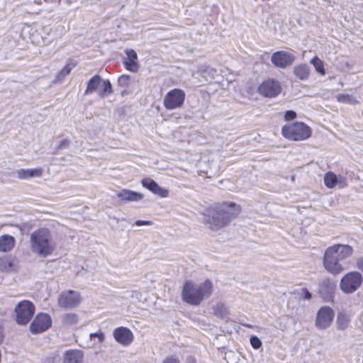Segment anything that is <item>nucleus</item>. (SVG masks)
<instances>
[{
	"instance_id": "obj_42",
	"label": "nucleus",
	"mask_w": 363,
	"mask_h": 363,
	"mask_svg": "<svg viewBox=\"0 0 363 363\" xmlns=\"http://www.w3.org/2000/svg\"><path fill=\"white\" fill-rule=\"evenodd\" d=\"M318 71H319V74L323 75V76L325 75V69L324 68L323 62L320 60H319V69H318Z\"/></svg>"
},
{
	"instance_id": "obj_3",
	"label": "nucleus",
	"mask_w": 363,
	"mask_h": 363,
	"mask_svg": "<svg viewBox=\"0 0 363 363\" xmlns=\"http://www.w3.org/2000/svg\"><path fill=\"white\" fill-rule=\"evenodd\" d=\"M211 292L212 283L209 280L200 284L186 281L182 288V297L186 303L198 306L204 298H208Z\"/></svg>"
},
{
	"instance_id": "obj_24",
	"label": "nucleus",
	"mask_w": 363,
	"mask_h": 363,
	"mask_svg": "<svg viewBox=\"0 0 363 363\" xmlns=\"http://www.w3.org/2000/svg\"><path fill=\"white\" fill-rule=\"evenodd\" d=\"M310 68L307 65H299L294 67V74L301 80L306 79L309 76Z\"/></svg>"
},
{
	"instance_id": "obj_16",
	"label": "nucleus",
	"mask_w": 363,
	"mask_h": 363,
	"mask_svg": "<svg viewBox=\"0 0 363 363\" xmlns=\"http://www.w3.org/2000/svg\"><path fill=\"white\" fill-rule=\"evenodd\" d=\"M141 184L143 187L148 189L154 194L158 195L161 198H167L169 196V190L160 186L155 180L150 177L143 179Z\"/></svg>"
},
{
	"instance_id": "obj_27",
	"label": "nucleus",
	"mask_w": 363,
	"mask_h": 363,
	"mask_svg": "<svg viewBox=\"0 0 363 363\" xmlns=\"http://www.w3.org/2000/svg\"><path fill=\"white\" fill-rule=\"evenodd\" d=\"M76 66L74 62H70L67 63L65 67L58 73L57 78L59 81H62L68 75L71 70Z\"/></svg>"
},
{
	"instance_id": "obj_8",
	"label": "nucleus",
	"mask_w": 363,
	"mask_h": 363,
	"mask_svg": "<svg viewBox=\"0 0 363 363\" xmlns=\"http://www.w3.org/2000/svg\"><path fill=\"white\" fill-rule=\"evenodd\" d=\"M340 261L338 257L334 253V250L328 247L325 252L323 259V264L325 270L333 275L340 274L345 269Z\"/></svg>"
},
{
	"instance_id": "obj_46",
	"label": "nucleus",
	"mask_w": 363,
	"mask_h": 363,
	"mask_svg": "<svg viewBox=\"0 0 363 363\" xmlns=\"http://www.w3.org/2000/svg\"><path fill=\"white\" fill-rule=\"evenodd\" d=\"M3 339H4L3 334H2V333L0 331V343H1V342H2Z\"/></svg>"
},
{
	"instance_id": "obj_1",
	"label": "nucleus",
	"mask_w": 363,
	"mask_h": 363,
	"mask_svg": "<svg viewBox=\"0 0 363 363\" xmlns=\"http://www.w3.org/2000/svg\"><path fill=\"white\" fill-rule=\"evenodd\" d=\"M240 212V207L234 202H223L209 207L203 213V223L213 230L227 225Z\"/></svg>"
},
{
	"instance_id": "obj_48",
	"label": "nucleus",
	"mask_w": 363,
	"mask_h": 363,
	"mask_svg": "<svg viewBox=\"0 0 363 363\" xmlns=\"http://www.w3.org/2000/svg\"><path fill=\"white\" fill-rule=\"evenodd\" d=\"M295 179V176L294 175H292L291 176V180L294 181Z\"/></svg>"
},
{
	"instance_id": "obj_41",
	"label": "nucleus",
	"mask_w": 363,
	"mask_h": 363,
	"mask_svg": "<svg viewBox=\"0 0 363 363\" xmlns=\"http://www.w3.org/2000/svg\"><path fill=\"white\" fill-rule=\"evenodd\" d=\"M356 264L357 267L363 272V257L357 259Z\"/></svg>"
},
{
	"instance_id": "obj_2",
	"label": "nucleus",
	"mask_w": 363,
	"mask_h": 363,
	"mask_svg": "<svg viewBox=\"0 0 363 363\" xmlns=\"http://www.w3.org/2000/svg\"><path fill=\"white\" fill-rule=\"evenodd\" d=\"M30 249L33 253L40 257H46L56 249V243L48 228H39L30 235Z\"/></svg>"
},
{
	"instance_id": "obj_29",
	"label": "nucleus",
	"mask_w": 363,
	"mask_h": 363,
	"mask_svg": "<svg viewBox=\"0 0 363 363\" xmlns=\"http://www.w3.org/2000/svg\"><path fill=\"white\" fill-rule=\"evenodd\" d=\"M348 319L342 314H338L337 317V325L339 330H345L348 325Z\"/></svg>"
},
{
	"instance_id": "obj_9",
	"label": "nucleus",
	"mask_w": 363,
	"mask_h": 363,
	"mask_svg": "<svg viewBox=\"0 0 363 363\" xmlns=\"http://www.w3.org/2000/svg\"><path fill=\"white\" fill-rule=\"evenodd\" d=\"M185 96V92L182 89H172L164 97V106L167 110L180 108L184 102Z\"/></svg>"
},
{
	"instance_id": "obj_35",
	"label": "nucleus",
	"mask_w": 363,
	"mask_h": 363,
	"mask_svg": "<svg viewBox=\"0 0 363 363\" xmlns=\"http://www.w3.org/2000/svg\"><path fill=\"white\" fill-rule=\"evenodd\" d=\"M300 298L309 300L311 298V294L306 289H301L300 292L298 293Z\"/></svg>"
},
{
	"instance_id": "obj_15",
	"label": "nucleus",
	"mask_w": 363,
	"mask_h": 363,
	"mask_svg": "<svg viewBox=\"0 0 363 363\" xmlns=\"http://www.w3.org/2000/svg\"><path fill=\"white\" fill-rule=\"evenodd\" d=\"M114 339L123 346L130 345L133 340L134 335L132 331L126 327H118L113 332Z\"/></svg>"
},
{
	"instance_id": "obj_28",
	"label": "nucleus",
	"mask_w": 363,
	"mask_h": 363,
	"mask_svg": "<svg viewBox=\"0 0 363 363\" xmlns=\"http://www.w3.org/2000/svg\"><path fill=\"white\" fill-rule=\"evenodd\" d=\"M133 82L130 76L128 74H123L118 79V85L122 88L127 89Z\"/></svg>"
},
{
	"instance_id": "obj_32",
	"label": "nucleus",
	"mask_w": 363,
	"mask_h": 363,
	"mask_svg": "<svg viewBox=\"0 0 363 363\" xmlns=\"http://www.w3.org/2000/svg\"><path fill=\"white\" fill-rule=\"evenodd\" d=\"M89 337H90L91 340H92L94 337H96L98 339V342L99 343H102L105 340V335L101 331H99L97 333H90Z\"/></svg>"
},
{
	"instance_id": "obj_33",
	"label": "nucleus",
	"mask_w": 363,
	"mask_h": 363,
	"mask_svg": "<svg viewBox=\"0 0 363 363\" xmlns=\"http://www.w3.org/2000/svg\"><path fill=\"white\" fill-rule=\"evenodd\" d=\"M215 310H216V313L220 315L222 318H225L227 315L226 309H225V306H223V304H222V303H218L216 306V308Z\"/></svg>"
},
{
	"instance_id": "obj_34",
	"label": "nucleus",
	"mask_w": 363,
	"mask_h": 363,
	"mask_svg": "<svg viewBox=\"0 0 363 363\" xmlns=\"http://www.w3.org/2000/svg\"><path fill=\"white\" fill-rule=\"evenodd\" d=\"M42 174V170L39 168L36 169H28V178L30 177H39Z\"/></svg>"
},
{
	"instance_id": "obj_12",
	"label": "nucleus",
	"mask_w": 363,
	"mask_h": 363,
	"mask_svg": "<svg viewBox=\"0 0 363 363\" xmlns=\"http://www.w3.org/2000/svg\"><path fill=\"white\" fill-rule=\"evenodd\" d=\"M337 281L333 278L322 279L319 284V295L325 302H333L336 289Z\"/></svg>"
},
{
	"instance_id": "obj_25",
	"label": "nucleus",
	"mask_w": 363,
	"mask_h": 363,
	"mask_svg": "<svg viewBox=\"0 0 363 363\" xmlns=\"http://www.w3.org/2000/svg\"><path fill=\"white\" fill-rule=\"evenodd\" d=\"M79 318L76 313H67L62 316V323L66 326H73L78 323Z\"/></svg>"
},
{
	"instance_id": "obj_5",
	"label": "nucleus",
	"mask_w": 363,
	"mask_h": 363,
	"mask_svg": "<svg viewBox=\"0 0 363 363\" xmlns=\"http://www.w3.org/2000/svg\"><path fill=\"white\" fill-rule=\"evenodd\" d=\"M94 92H97L100 98L109 96L113 92L111 82L108 79L103 80L99 74L94 75L88 81L84 95H89Z\"/></svg>"
},
{
	"instance_id": "obj_10",
	"label": "nucleus",
	"mask_w": 363,
	"mask_h": 363,
	"mask_svg": "<svg viewBox=\"0 0 363 363\" xmlns=\"http://www.w3.org/2000/svg\"><path fill=\"white\" fill-rule=\"evenodd\" d=\"M82 298L78 291L67 290L62 291L58 296V305L63 308L72 309L81 303Z\"/></svg>"
},
{
	"instance_id": "obj_39",
	"label": "nucleus",
	"mask_w": 363,
	"mask_h": 363,
	"mask_svg": "<svg viewBox=\"0 0 363 363\" xmlns=\"http://www.w3.org/2000/svg\"><path fill=\"white\" fill-rule=\"evenodd\" d=\"M135 225H137V226L151 225H152V222L150 221V220H137L135 222Z\"/></svg>"
},
{
	"instance_id": "obj_21",
	"label": "nucleus",
	"mask_w": 363,
	"mask_h": 363,
	"mask_svg": "<svg viewBox=\"0 0 363 363\" xmlns=\"http://www.w3.org/2000/svg\"><path fill=\"white\" fill-rule=\"evenodd\" d=\"M117 196L123 201H138L143 198L142 194L128 189L121 190L117 194Z\"/></svg>"
},
{
	"instance_id": "obj_40",
	"label": "nucleus",
	"mask_w": 363,
	"mask_h": 363,
	"mask_svg": "<svg viewBox=\"0 0 363 363\" xmlns=\"http://www.w3.org/2000/svg\"><path fill=\"white\" fill-rule=\"evenodd\" d=\"M162 363H179V361L177 358L173 357V356H171V357H166Z\"/></svg>"
},
{
	"instance_id": "obj_13",
	"label": "nucleus",
	"mask_w": 363,
	"mask_h": 363,
	"mask_svg": "<svg viewBox=\"0 0 363 363\" xmlns=\"http://www.w3.org/2000/svg\"><path fill=\"white\" fill-rule=\"evenodd\" d=\"M52 325L51 317L47 313L38 314L30 325V331L33 334L41 333Z\"/></svg>"
},
{
	"instance_id": "obj_37",
	"label": "nucleus",
	"mask_w": 363,
	"mask_h": 363,
	"mask_svg": "<svg viewBox=\"0 0 363 363\" xmlns=\"http://www.w3.org/2000/svg\"><path fill=\"white\" fill-rule=\"evenodd\" d=\"M16 173L18 179H24L28 178V169H20L17 170Z\"/></svg>"
},
{
	"instance_id": "obj_45",
	"label": "nucleus",
	"mask_w": 363,
	"mask_h": 363,
	"mask_svg": "<svg viewBox=\"0 0 363 363\" xmlns=\"http://www.w3.org/2000/svg\"><path fill=\"white\" fill-rule=\"evenodd\" d=\"M127 94H128V91H127L126 89H125L123 91H121V95L122 96H124V95H125Z\"/></svg>"
},
{
	"instance_id": "obj_36",
	"label": "nucleus",
	"mask_w": 363,
	"mask_h": 363,
	"mask_svg": "<svg viewBox=\"0 0 363 363\" xmlns=\"http://www.w3.org/2000/svg\"><path fill=\"white\" fill-rule=\"evenodd\" d=\"M296 113L292 110H288L284 113V119L286 121H291L296 118Z\"/></svg>"
},
{
	"instance_id": "obj_14",
	"label": "nucleus",
	"mask_w": 363,
	"mask_h": 363,
	"mask_svg": "<svg viewBox=\"0 0 363 363\" xmlns=\"http://www.w3.org/2000/svg\"><path fill=\"white\" fill-rule=\"evenodd\" d=\"M293 54L286 51H277L271 56L272 63L277 67L286 68L290 66L294 61Z\"/></svg>"
},
{
	"instance_id": "obj_4",
	"label": "nucleus",
	"mask_w": 363,
	"mask_h": 363,
	"mask_svg": "<svg viewBox=\"0 0 363 363\" xmlns=\"http://www.w3.org/2000/svg\"><path fill=\"white\" fill-rule=\"evenodd\" d=\"M282 135L291 140L298 141L308 138L311 135L309 126L302 122H294L285 125L281 128Z\"/></svg>"
},
{
	"instance_id": "obj_26",
	"label": "nucleus",
	"mask_w": 363,
	"mask_h": 363,
	"mask_svg": "<svg viewBox=\"0 0 363 363\" xmlns=\"http://www.w3.org/2000/svg\"><path fill=\"white\" fill-rule=\"evenodd\" d=\"M336 99L338 102L342 103V104H354L357 101L350 94H340L336 96Z\"/></svg>"
},
{
	"instance_id": "obj_19",
	"label": "nucleus",
	"mask_w": 363,
	"mask_h": 363,
	"mask_svg": "<svg viewBox=\"0 0 363 363\" xmlns=\"http://www.w3.org/2000/svg\"><path fill=\"white\" fill-rule=\"evenodd\" d=\"M84 354L80 350H68L62 356V363H84Z\"/></svg>"
},
{
	"instance_id": "obj_38",
	"label": "nucleus",
	"mask_w": 363,
	"mask_h": 363,
	"mask_svg": "<svg viewBox=\"0 0 363 363\" xmlns=\"http://www.w3.org/2000/svg\"><path fill=\"white\" fill-rule=\"evenodd\" d=\"M69 141L67 139H64L60 141V144L57 147V150H62L69 147Z\"/></svg>"
},
{
	"instance_id": "obj_44",
	"label": "nucleus",
	"mask_w": 363,
	"mask_h": 363,
	"mask_svg": "<svg viewBox=\"0 0 363 363\" xmlns=\"http://www.w3.org/2000/svg\"><path fill=\"white\" fill-rule=\"evenodd\" d=\"M186 363H196L195 358L191 356H189L186 358Z\"/></svg>"
},
{
	"instance_id": "obj_17",
	"label": "nucleus",
	"mask_w": 363,
	"mask_h": 363,
	"mask_svg": "<svg viewBox=\"0 0 363 363\" xmlns=\"http://www.w3.org/2000/svg\"><path fill=\"white\" fill-rule=\"evenodd\" d=\"M335 316L334 311L329 306L319 308V328H326L330 325Z\"/></svg>"
},
{
	"instance_id": "obj_43",
	"label": "nucleus",
	"mask_w": 363,
	"mask_h": 363,
	"mask_svg": "<svg viewBox=\"0 0 363 363\" xmlns=\"http://www.w3.org/2000/svg\"><path fill=\"white\" fill-rule=\"evenodd\" d=\"M311 62L313 65L315 69L318 72V56H314L311 59Z\"/></svg>"
},
{
	"instance_id": "obj_18",
	"label": "nucleus",
	"mask_w": 363,
	"mask_h": 363,
	"mask_svg": "<svg viewBox=\"0 0 363 363\" xmlns=\"http://www.w3.org/2000/svg\"><path fill=\"white\" fill-rule=\"evenodd\" d=\"M127 58L123 61L125 69L132 72H137L139 69V65L137 62L138 55L133 49H128L125 51Z\"/></svg>"
},
{
	"instance_id": "obj_47",
	"label": "nucleus",
	"mask_w": 363,
	"mask_h": 363,
	"mask_svg": "<svg viewBox=\"0 0 363 363\" xmlns=\"http://www.w3.org/2000/svg\"><path fill=\"white\" fill-rule=\"evenodd\" d=\"M314 322H315V325L316 326H318V313L316 314V317L315 318V321Z\"/></svg>"
},
{
	"instance_id": "obj_20",
	"label": "nucleus",
	"mask_w": 363,
	"mask_h": 363,
	"mask_svg": "<svg viewBox=\"0 0 363 363\" xmlns=\"http://www.w3.org/2000/svg\"><path fill=\"white\" fill-rule=\"evenodd\" d=\"M341 261L350 257L353 253V248L349 245L335 244L330 247Z\"/></svg>"
},
{
	"instance_id": "obj_11",
	"label": "nucleus",
	"mask_w": 363,
	"mask_h": 363,
	"mask_svg": "<svg viewBox=\"0 0 363 363\" xmlns=\"http://www.w3.org/2000/svg\"><path fill=\"white\" fill-rule=\"evenodd\" d=\"M281 91V83L274 79L264 80L257 88V92L266 98H274Z\"/></svg>"
},
{
	"instance_id": "obj_23",
	"label": "nucleus",
	"mask_w": 363,
	"mask_h": 363,
	"mask_svg": "<svg viewBox=\"0 0 363 363\" xmlns=\"http://www.w3.org/2000/svg\"><path fill=\"white\" fill-rule=\"evenodd\" d=\"M324 183L328 188L332 189L335 187L336 184H339L340 187H343L345 182H341L337 180V176L331 172H328L324 177Z\"/></svg>"
},
{
	"instance_id": "obj_7",
	"label": "nucleus",
	"mask_w": 363,
	"mask_h": 363,
	"mask_svg": "<svg viewBox=\"0 0 363 363\" xmlns=\"http://www.w3.org/2000/svg\"><path fill=\"white\" fill-rule=\"evenodd\" d=\"M363 281L362 275L358 272H350L345 274L340 282V289L345 294H352L357 291Z\"/></svg>"
},
{
	"instance_id": "obj_6",
	"label": "nucleus",
	"mask_w": 363,
	"mask_h": 363,
	"mask_svg": "<svg viewBox=\"0 0 363 363\" xmlns=\"http://www.w3.org/2000/svg\"><path fill=\"white\" fill-rule=\"evenodd\" d=\"M35 311V305L28 300L18 302L14 308L15 320L17 324L24 325L28 323Z\"/></svg>"
},
{
	"instance_id": "obj_22",
	"label": "nucleus",
	"mask_w": 363,
	"mask_h": 363,
	"mask_svg": "<svg viewBox=\"0 0 363 363\" xmlns=\"http://www.w3.org/2000/svg\"><path fill=\"white\" fill-rule=\"evenodd\" d=\"M15 245V239L13 236L9 235H4L0 237V251L9 252Z\"/></svg>"
},
{
	"instance_id": "obj_30",
	"label": "nucleus",
	"mask_w": 363,
	"mask_h": 363,
	"mask_svg": "<svg viewBox=\"0 0 363 363\" xmlns=\"http://www.w3.org/2000/svg\"><path fill=\"white\" fill-rule=\"evenodd\" d=\"M11 267L12 264L7 258L0 259L1 271H9Z\"/></svg>"
},
{
	"instance_id": "obj_31",
	"label": "nucleus",
	"mask_w": 363,
	"mask_h": 363,
	"mask_svg": "<svg viewBox=\"0 0 363 363\" xmlns=\"http://www.w3.org/2000/svg\"><path fill=\"white\" fill-rule=\"evenodd\" d=\"M250 342L251 346L255 350L259 349L262 346V341L255 335L250 337Z\"/></svg>"
}]
</instances>
